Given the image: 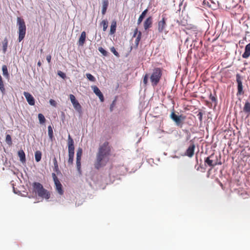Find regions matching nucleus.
Instances as JSON below:
<instances>
[{
	"label": "nucleus",
	"instance_id": "1",
	"mask_svg": "<svg viewBox=\"0 0 250 250\" xmlns=\"http://www.w3.org/2000/svg\"><path fill=\"white\" fill-rule=\"evenodd\" d=\"M110 149L107 142L104 143L98 150L94 166L96 169L104 166L109 160Z\"/></svg>",
	"mask_w": 250,
	"mask_h": 250
},
{
	"label": "nucleus",
	"instance_id": "2",
	"mask_svg": "<svg viewBox=\"0 0 250 250\" xmlns=\"http://www.w3.org/2000/svg\"><path fill=\"white\" fill-rule=\"evenodd\" d=\"M17 25L18 27V41L21 42L24 38L26 34V25L23 19L20 17L17 18Z\"/></svg>",
	"mask_w": 250,
	"mask_h": 250
},
{
	"label": "nucleus",
	"instance_id": "3",
	"mask_svg": "<svg viewBox=\"0 0 250 250\" xmlns=\"http://www.w3.org/2000/svg\"><path fill=\"white\" fill-rule=\"evenodd\" d=\"M33 187L35 191L37 193L39 196L46 199H48L50 198L49 192L43 188L42 184L35 182L34 183Z\"/></svg>",
	"mask_w": 250,
	"mask_h": 250
},
{
	"label": "nucleus",
	"instance_id": "4",
	"mask_svg": "<svg viewBox=\"0 0 250 250\" xmlns=\"http://www.w3.org/2000/svg\"><path fill=\"white\" fill-rule=\"evenodd\" d=\"M162 75V71L159 68H156L153 70L150 77L152 85L156 86L159 82Z\"/></svg>",
	"mask_w": 250,
	"mask_h": 250
},
{
	"label": "nucleus",
	"instance_id": "5",
	"mask_svg": "<svg viewBox=\"0 0 250 250\" xmlns=\"http://www.w3.org/2000/svg\"><path fill=\"white\" fill-rule=\"evenodd\" d=\"M69 98L71 101L72 104L74 108V109L80 114H81L83 112L82 106L78 102V101L76 99V98L74 95L73 94H70L69 95Z\"/></svg>",
	"mask_w": 250,
	"mask_h": 250
},
{
	"label": "nucleus",
	"instance_id": "6",
	"mask_svg": "<svg viewBox=\"0 0 250 250\" xmlns=\"http://www.w3.org/2000/svg\"><path fill=\"white\" fill-rule=\"evenodd\" d=\"M167 18L164 15H163L162 20L158 21V30L159 33H163L165 31V29L167 27Z\"/></svg>",
	"mask_w": 250,
	"mask_h": 250
},
{
	"label": "nucleus",
	"instance_id": "7",
	"mask_svg": "<svg viewBox=\"0 0 250 250\" xmlns=\"http://www.w3.org/2000/svg\"><path fill=\"white\" fill-rule=\"evenodd\" d=\"M236 82L237 83V95H240L244 93V91L243 90V85H242V78L240 76V74H237L236 75Z\"/></svg>",
	"mask_w": 250,
	"mask_h": 250
},
{
	"label": "nucleus",
	"instance_id": "8",
	"mask_svg": "<svg viewBox=\"0 0 250 250\" xmlns=\"http://www.w3.org/2000/svg\"><path fill=\"white\" fill-rule=\"evenodd\" d=\"M74 142L73 139L69 135L68 137V153L74 154Z\"/></svg>",
	"mask_w": 250,
	"mask_h": 250
},
{
	"label": "nucleus",
	"instance_id": "9",
	"mask_svg": "<svg viewBox=\"0 0 250 250\" xmlns=\"http://www.w3.org/2000/svg\"><path fill=\"white\" fill-rule=\"evenodd\" d=\"M23 95L25 97L27 102L28 104L31 105H34L35 104V99L33 96L27 92H24Z\"/></svg>",
	"mask_w": 250,
	"mask_h": 250
},
{
	"label": "nucleus",
	"instance_id": "10",
	"mask_svg": "<svg viewBox=\"0 0 250 250\" xmlns=\"http://www.w3.org/2000/svg\"><path fill=\"white\" fill-rule=\"evenodd\" d=\"M213 157L214 156L212 154L210 155L209 157H207L205 160V163H206L207 164H208V165L211 167H214L216 165H217V161H215L212 159Z\"/></svg>",
	"mask_w": 250,
	"mask_h": 250
},
{
	"label": "nucleus",
	"instance_id": "11",
	"mask_svg": "<svg viewBox=\"0 0 250 250\" xmlns=\"http://www.w3.org/2000/svg\"><path fill=\"white\" fill-rule=\"evenodd\" d=\"M92 88L94 93L97 96H98V97L99 98L100 101L101 102H104V96H103L102 93L101 92L100 90L99 89V88L97 86H92Z\"/></svg>",
	"mask_w": 250,
	"mask_h": 250
},
{
	"label": "nucleus",
	"instance_id": "12",
	"mask_svg": "<svg viewBox=\"0 0 250 250\" xmlns=\"http://www.w3.org/2000/svg\"><path fill=\"white\" fill-rule=\"evenodd\" d=\"M195 145L192 143H191L188 148L186 151V155L189 157H191L193 156L194 152L195 149Z\"/></svg>",
	"mask_w": 250,
	"mask_h": 250
},
{
	"label": "nucleus",
	"instance_id": "13",
	"mask_svg": "<svg viewBox=\"0 0 250 250\" xmlns=\"http://www.w3.org/2000/svg\"><path fill=\"white\" fill-rule=\"evenodd\" d=\"M181 116H178L176 115L174 112H172L170 115V118L176 123L177 125H179L181 123Z\"/></svg>",
	"mask_w": 250,
	"mask_h": 250
},
{
	"label": "nucleus",
	"instance_id": "14",
	"mask_svg": "<svg viewBox=\"0 0 250 250\" xmlns=\"http://www.w3.org/2000/svg\"><path fill=\"white\" fill-rule=\"evenodd\" d=\"M54 183L55 185L56 190L57 191L59 194L62 195L63 194V190L62 188V185L60 183V181L55 182Z\"/></svg>",
	"mask_w": 250,
	"mask_h": 250
},
{
	"label": "nucleus",
	"instance_id": "15",
	"mask_svg": "<svg viewBox=\"0 0 250 250\" xmlns=\"http://www.w3.org/2000/svg\"><path fill=\"white\" fill-rule=\"evenodd\" d=\"M250 56V42L248 44L245 48V52L242 54V57L244 59L249 58Z\"/></svg>",
	"mask_w": 250,
	"mask_h": 250
},
{
	"label": "nucleus",
	"instance_id": "16",
	"mask_svg": "<svg viewBox=\"0 0 250 250\" xmlns=\"http://www.w3.org/2000/svg\"><path fill=\"white\" fill-rule=\"evenodd\" d=\"M152 23V18L151 17L147 18L144 22V28L145 30H147L151 27Z\"/></svg>",
	"mask_w": 250,
	"mask_h": 250
},
{
	"label": "nucleus",
	"instance_id": "17",
	"mask_svg": "<svg viewBox=\"0 0 250 250\" xmlns=\"http://www.w3.org/2000/svg\"><path fill=\"white\" fill-rule=\"evenodd\" d=\"M86 38V33L84 31L82 32L79 40V45L83 46L85 42Z\"/></svg>",
	"mask_w": 250,
	"mask_h": 250
},
{
	"label": "nucleus",
	"instance_id": "18",
	"mask_svg": "<svg viewBox=\"0 0 250 250\" xmlns=\"http://www.w3.org/2000/svg\"><path fill=\"white\" fill-rule=\"evenodd\" d=\"M108 0H102V13L103 15H104L107 7L108 6Z\"/></svg>",
	"mask_w": 250,
	"mask_h": 250
},
{
	"label": "nucleus",
	"instance_id": "19",
	"mask_svg": "<svg viewBox=\"0 0 250 250\" xmlns=\"http://www.w3.org/2000/svg\"><path fill=\"white\" fill-rule=\"evenodd\" d=\"M18 156L20 157V160L22 163H25L26 161L25 155L22 150H20L18 151Z\"/></svg>",
	"mask_w": 250,
	"mask_h": 250
},
{
	"label": "nucleus",
	"instance_id": "20",
	"mask_svg": "<svg viewBox=\"0 0 250 250\" xmlns=\"http://www.w3.org/2000/svg\"><path fill=\"white\" fill-rule=\"evenodd\" d=\"M53 164H54V168L53 170L54 171L57 172V174L60 173L61 172L59 168V166L58 164V162L57 159L55 157H54L53 159Z\"/></svg>",
	"mask_w": 250,
	"mask_h": 250
},
{
	"label": "nucleus",
	"instance_id": "21",
	"mask_svg": "<svg viewBox=\"0 0 250 250\" xmlns=\"http://www.w3.org/2000/svg\"><path fill=\"white\" fill-rule=\"evenodd\" d=\"M147 11H148V10H147V9H146L145 10H144V11L142 13V14L140 15V16H139V19H138V21H137V24H138V25H139V24H140L142 22V21L144 19V18H145V17L146 16V13H147Z\"/></svg>",
	"mask_w": 250,
	"mask_h": 250
},
{
	"label": "nucleus",
	"instance_id": "22",
	"mask_svg": "<svg viewBox=\"0 0 250 250\" xmlns=\"http://www.w3.org/2000/svg\"><path fill=\"white\" fill-rule=\"evenodd\" d=\"M243 111L248 114H250V103L246 102L243 107Z\"/></svg>",
	"mask_w": 250,
	"mask_h": 250
},
{
	"label": "nucleus",
	"instance_id": "23",
	"mask_svg": "<svg viewBox=\"0 0 250 250\" xmlns=\"http://www.w3.org/2000/svg\"><path fill=\"white\" fill-rule=\"evenodd\" d=\"M8 46V40L7 38H5L2 42V51L4 54L7 51Z\"/></svg>",
	"mask_w": 250,
	"mask_h": 250
},
{
	"label": "nucleus",
	"instance_id": "24",
	"mask_svg": "<svg viewBox=\"0 0 250 250\" xmlns=\"http://www.w3.org/2000/svg\"><path fill=\"white\" fill-rule=\"evenodd\" d=\"M2 71L3 75L6 78L8 79L9 77V74L8 72L7 66L3 65L2 66Z\"/></svg>",
	"mask_w": 250,
	"mask_h": 250
},
{
	"label": "nucleus",
	"instance_id": "25",
	"mask_svg": "<svg viewBox=\"0 0 250 250\" xmlns=\"http://www.w3.org/2000/svg\"><path fill=\"white\" fill-rule=\"evenodd\" d=\"M116 21H113L112 22L111 26H110V34H113L115 31H116Z\"/></svg>",
	"mask_w": 250,
	"mask_h": 250
},
{
	"label": "nucleus",
	"instance_id": "26",
	"mask_svg": "<svg viewBox=\"0 0 250 250\" xmlns=\"http://www.w3.org/2000/svg\"><path fill=\"white\" fill-rule=\"evenodd\" d=\"M35 160L39 162L42 158V152L40 151H36L35 153Z\"/></svg>",
	"mask_w": 250,
	"mask_h": 250
},
{
	"label": "nucleus",
	"instance_id": "27",
	"mask_svg": "<svg viewBox=\"0 0 250 250\" xmlns=\"http://www.w3.org/2000/svg\"><path fill=\"white\" fill-rule=\"evenodd\" d=\"M48 134L49 139L52 141L53 138V130L51 125L48 126Z\"/></svg>",
	"mask_w": 250,
	"mask_h": 250
},
{
	"label": "nucleus",
	"instance_id": "28",
	"mask_svg": "<svg viewBox=\"0 0 250 250\" xmlns=\"http://www.w3.org/2000/svg\"><path fill=\"white\" fill-rule=\"evenodd\" d=\"M82 153H83L82 149L81 148L79 147L77 151L76 160H81Z\"/></svg>",
	"mask_w": 250,
	"mask_h": 250
},
{
	"label": "nucleus",
	"instance_id": "29",
	"mask_svg": "<svg viewBox=\"0 0 250 250\" xmlns=\"http://www.w3.org/2000/svg\"><path fill=\"white\" fill-rule=\"evenodd\" d=\"M38 119L39 122L41 124H43L45 123V119L43 114L40 113L38 114Z\"/></svg>",
	"mask_w": 250,
	"mask_h": 250
},
{
	"label": "nucleus",
	"instance_id": "30",
	"mask_svg": "<svg viewBox=\"0 0 250 250\" xmlns=\"http://www.w3.org/2000/svg\"><path fill=\"white\" fill-rule=\"evenodd\" d=\"M5 141H6V143L9 146L12 145V141L11 137L10 135H9V134L6 135V138H5Z\"/></svg>",
	"mask_w": 250,
	"mask_h": 250
},
{
	"label": "nucleus",
	"instance_id": "31",
	"mask_svg": "<svg viewBox=\"0 0 250 250\" xmlns=\"http://www.w3.org/2000/svg\"><path fill=\"white\" fill-rule=\"evenodd\" d=\"M0 91L2 93H4L5 91V88L4 86V84L2 81V77L0 75Z\"/></svg>",
	"mask_w": 250,
	"mask_h": 250
},
{
	"label": "nucleus",
	"instance_id": "32",
	"mask_svg": "<svg viewBox=\"0 0 250 250\" xmlns=\"http://www.w3.org/2000/svg\"><path fill=\"white\" fill-rule=\"evenodd\" d=\"M68 163L69 164L72 165L73 163L74 154L68 153Z\"/></svg>",
	"mask_w": 250,
	"mask_h": 250
},
{
	"label": "nucleus",
	"instance_id": "33",
	"mask_svg": "<svg viewBox=\"0 0 250 250\" xmlns=\"http://www.w3.org/2000/svg\"><path fill=\"white\" fill-rule=\"evenodd\" d=\"M86 78L90 81L91 82H94L95 81V78L90 73H87L86 74Z\"/></svg>",
	"mask_w": 250,
	"mask_h": 250
},
{
	"label": "nucleus",
	"instance_id": "34",
	"mask_svg": "<svg viewBox=\"0 0 250 250\" xmlns=\"http://www.w3.org/2000/svg\"><path fill=\"white\" fill-rule=\"evenodd\" d=\"M98 50L103 55H104L105 56L107 55V52L105 50H104L103 47H99Z\"/></svg>",
	"mask_w": 250,
	"mask_h": 250
},
{
	"label": "nucleus",
	"instance_id": "35",
	"mask_svg": "<svg viewBox=\"0 0 250 250\" xmlns=\"http://www.w3.org/2000/svg\"><path fill=\"white\" fill-rule=\"evenodd\" d=\"M76 166L78 171L80 173L81 167V160H76Z\"/></svg>",
	"mask_w": 250,
	"mask_h": 250
},
{
	"label": "nucleus",
	"instance_id": "36",
	"mask_svg": "<svg viewBox=\"0 0 250 250\" xmlns=\"http://www.w3.org/2000/svg\"><path fill=\"white\" fill-rule=\"evenodd\" d=\"M101 24L103 25V30L105 31L108 27L107 21L105 20H103L102 21Z\"/></svg>",
	"mask_w": 250,
	"mask_h": 250
},
{
	"label": "nucleus",
	"instance_id": "37",
	"mask_svg": "<svg viewBox=\"0 0 250 250\" xmlns=\"http://www.w3.org/2000/svg\"><path fill=\"white\" fill-rule=\"evenodd\" d=\"M141 35H142V33L141 32H139L138 33V34L137 35V37L136 39V40H135V43H136L137 45L138 44L140 41V39H141Z\"/></svg>",
	"mask_w": 250,
	"mask_h": 250
},
{
	"label": "nucleus",
	"instance_id": "38",
	"mask_svg": "<svg viewBox=\"0 0 250 250\" xmlns=\"http://www.w3.org/2000/svg\"><path fill=\"white\" fill-rule=\"evenodd\" d=\"M111 51L116 56H119V53L116 50L115 48L113 47L111 48Z\"/></svg>",
	"mask_w": 250,
	"mask_h": 250
},
{
	"label": "nucleus",
	"instance_id": "39",
	"mask_svg": "<svg viewBox=\"0 0 250 250\" xmlns=\"http://www.w3.org/2000/svg\"><path fill=\"white\" fill-rule=\"evenodd\" d=\"M148 76L147 74H146L145 75V76L144 77L143 83H144L145 84H147V81H148Z\"/></svg>",
	"mask_w": 250,
	"mask_h": 250
},
{
	"label": "nucleus",
	"instance_id": "40",
	"mask_svg": "<svg viewBox=\"0 0 250 250\" xmlns=\"http://www.w3.org/2000/svg\"><path fill=\"white\" fill-rule=\"evenodd\" d=\"M197 116L198 117V119L201 123L202 122V119H203V113L201 112H199Z\"/></svg>",
	"mask_w": 250,
	"mask_h": 250
},
{
	"label": "nucleus",
	"instance_id": "41",
	"mask_svg": "<svg viewBox=\"0 0 250 250\" xmlns=\"http://www.w3.org/2000/svg\"><path fill=\"white\" fill-rule=\"evenodd\" d=\"M209 99L211 100L212 102L216 103L217 99L216 97L214 96H213L211 94L209 95Z\"/></svg>",
	"mask_w": 250,
	"mask_h": 250
},
{
	"label": "nucleus",
	"instance_id": "42",
	"mask_svg": "<svg viewBox=\"0 0 250 250\" xmlns=\"http://www.w3.org/2000/svg\"><path fill=\"white\" fill-rule=\"evenodd\" d=\"M52 177H53L54 183L59 181V179L57 178V177L55 173H53L52 174Z\"/></svg>",
	"mask_w": 250,
	"mask_h": 250
},
{
	"label": "nucleus",
	"instance_id": "43",
	"mask_svg": "<svg viewBox=\"0 0 250 250\" xmlns=\"http://www.w3.org/2000/svg\"><path fill=\"white\" fill-rule=\"evenodd\" d=\"M49 103L51 105H52L54 106H56V102L54 100L50 99L49 100Z\"/></svg>",
	"mask_w": 250,
	"mask_h": 250
},
{
	"label": "nucleus",
	"instance_id": "44",
	"mask_svg": "<svg viewBox=\"0 0 250 250\" xmlns=\"http://www.w3.org/2000/svg\"><path fill=\"white\" fill-rule=\"evenodd\" d=\"M58 75L62 78H64V77H65V74L64 73L62 72V71H59L58 72Z\"/></svg>",
	"mask_w": 250,
	"mask_h": 250
},
{
	"label": "nucleus",
	"instance_id": "45",
	"mask_svg": "<svg viewBox=\"0 0 250 250\" xmlns=\"http://www.w3.org/2000/svg\"><path fill=\"white\" fill-rule=\"evenodd\" d=\"M51 55H47V57H46V60L47 61V62L48 63H50V62H51Z\"/></svg>",
	"mask_w": 250,
	"mask_h": 250
},
{
	"label": "nucleus",
	"instance_id": "46",
	"mask_svg": "<svg viewBox=\"0 0 250 250\" xmlns=\"http://www.w3.org/2000/svg\"><path fill=\"white\" fill-rule=\"evenodd\" d=\"M137 33H138V29L136 28L135 29V30L134 31V33L133 36L135 37L137 35Z\"/></svg>",
	"mask_w": 250,
	"mask_h": 250
},
{
	"label": "nucleus",
	"instance_id": "47",
	"mask_svg": "<svg viewBox=\"0 0 250 250\" xmlns=\"http://www.w3.org/2000/svg\"><path fill=\"white\" fill-rule=\"evenodd\" d=\"M37 65H38V66H41V65H42V63H41V62L40 61H39V62H38Z\"/></svg>",
	"mask_w": 250,
	"mask_h": 250
},
{
	"label": "nucleus",
	"instance_id": "48",
	"mask_svg": "<svg viewBox=\"0 0 250 250\" xmlns=\"http://www.w3.org/2000/svg\"><path fill=\"white\" fill-rule=\"evenodd\" d=\"M13 190H14V191L15 193H17V192H16L15 190V188H13Z\"/></svg>",
	"mask_w": 250,
	"mask_h": 250
},
{
	"label": "nucleus",
	"instance_id": "49",
	"mask_svg": "<svg viewBox=\"0 0 250 250\" xmlns=\"http://www.w3.org/2000/svg\"><path fill=\"white\" fill-rule=\"evenodd\" d=\"M249 100L250 101V96H249Z\"/></svg>",
	"mask_w": 250,
	"mask_h": 250
}]
</instances>
